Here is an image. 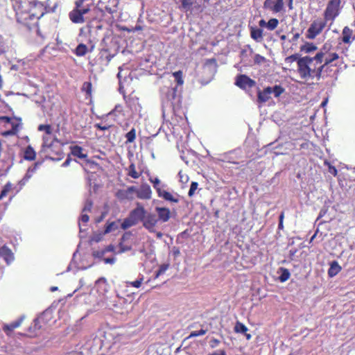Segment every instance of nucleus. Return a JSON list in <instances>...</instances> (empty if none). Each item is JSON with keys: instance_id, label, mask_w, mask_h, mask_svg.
I'll return each mask as SVG.
<instances>
[{"instance_id": "f257e3e1", "label": "nucleus", "mask_w": 355, "mask_h": 355, "mask_svg": "<svg viewBox=\"0 0 355 355\" xmlns=\"http://www.w3.org/2000/svg\"><path fill=\"white\" fill-rule=\"evenodd\" d=\"M17 22L31 29L46 12L44 3L36 0H11Z\"/></svg>"}, {"instance_id": "f03ea898", "label": "nucleus", "mask_w": 355, "mask_h": 355, "mask_svg": "<svg viewBox=\"0 0 355 355\" xmlns=\"http://www.w3.org/2000/svg\"><path fill=\"white\" fill-rule=\"evenodd\" d=\"M324 53L318 52L315 56H304L297 60V73L300 78L308 85L317 83L322 76L324 69L322 66Z\"/></svg>"}, {"instance_id": "7ed1b4c3", "label": "nucleus", "mask_w": 355, "mask_h": 355, "mask_svg": "<svg viewBox=\"0 0 355 355\" xmlns=\"http://www.w3.org/2000/svg\"><path fill=\"white\" fill-rule=\"evenodd\" d=\"M94 0H77L75 8L69 13L70 20L75 24H83L87 18L84 17L91 10Z\"/></svg>"}, {"instance_id": "20e7f679", "label": "nucleus", "mask_w": 355, "mask_h": 355, "mask_svg": "<svg viewBox=\"0 0 355 355\" xmlns=\"http://www.w3.org/2000/svg\"><path fill=\"white\" fill-rule=\"evenodd\" d=\"M146 214V211L144 206L140 202H137L136 207L130 212L129 216L121 223V228L125 230L137 225L139 221H143Z\"/></svg>"}, {"instance_id": "39448f33", "label": "nucleus", "mask_w": 355, "mask_h": 355, "mask_svg": "<svg viewBox=\"0 0 355 355\" xmlns=\"http://www.w3.org/2000/svg\"><path fill=\"white\" fill-rule=\"evenodd\" d=\"M0 123L5 124L10 123L12 128L8 130L3 131L1 133L3 137L17 135L22 128V121L19 117H10L7 116H0Z\"/></svg>"}, {"instance_id": "423d86ee", "label": "nucleus", "mask_w": 355, "mask_h": 355, "mask_svg": "<svg viewBox=\"0 0 355 355\" xmlns=\"http://www.w3.org/2000/svg\"><path fill=\"white\" fill-rule=\"evenodd\" d=\"M149 181L153 184L159 198L171 202L178 203L179 202L178 195L174 196L170 192L164 190L163 188L165 187L166 185L162 184L158 178H150Z\"/></svg>"}, {"instance_id": "0eeeda50", "label": "nucleus", "mask_w": 355, "mask_h": 355, "mask_svg": "<svg viewBox=\"0 0 355 355\" xmlns=\"http://www.w3.org/2000/svg\"><path fill=\"white\" fill-rule=\"evenodd\" d=\"M119 0H108L102 10L103 15L107 17L105 20L108 24H112L114 21V14L118 12Z\"/></svg>"}, {"instance_id": "6e6552de", "label": "nucleus", "mask_w": 355, "mask_h": 355, "mask_svg": "<svg viewBox=\"0 0 355 355\" xmlns=\"http://www.w3.org/2000/svg\"><path fill=\"white\" fill-rule=\"evenodd\" d=\"M327 21L322 19H317L314 20L307 30V37L313 40L320 35L326 27Z\"/></svg>"}, {"instance_id": "1a4fd4ad", "label": "nucleus", "mask_w": 355, "mask_h": 355, "mask_svg": "<svg viewBox=\"0 0 355 355\" xmlns=\"http://www.w3.org/2000/svg\"><path fill=\"white\" fill-rule=\"evenodd\" d=\"M323 51L324 53L323 62H322V66L324 72L331 71V68L333 67H336L337 64H333V62L339 58V55L337 53H328L326 45L323 46V48L320 50Z\"/></svg>"}, {"instance_id": "9d476101", "label": "nucleus", "mask_w": 355, "mask_h": 355, "mask_svg": "<svg viewBox=\"0 0 355 355\" xmlns=\"http://www.w3.org/2000/svg\"><path fill=\"white\" fill-rule=\"evenodd\" d=\"M340 2L329 1L327 8L324 12V19L325 21H334L339 15V7Z\"/></svg>"}, {"instance_id": "9b49d317", "label": "nucleus", "mask_w": 355, "mask_h": 355, "mask_svg": "<svg viewBox=\"0 0 355 355\" xmlns=\"http://www.w3.org/2000/svg\"><path fill=\"white\" fill-rule=\"evenodd\" d=\"M235 85L241 89H251L256 85L253 79L245 74H239L236 77Z\"/></svg>"}, {"instance_id": "f8f14e48", "label": "nucleus", "mask_w": 355, "mask_h": 355, "mask_svg": "<svg viewBox=\"0 0 355 355\" xmlns=\"http://www.w3.org/2000/svg\"><path fill=\"white\" fill-rule=\"evenodd\" d=\"M157 216L152 213L146 214L143 219V226L150 232H155V227L158 223Z\"/></svg>"}, {"instance_id": "ddd939ff", "label": "nucleus", "mask_w": 355, "mask_h": 355, "mask_svg": "<svg viewBox=\"0 0 355 355\" xmlns=\"http://www.w3.org/2000/svg\"><path fill=\"white\" fill-rule=\"evenodd\" d=\"M42 326L38 318L35 319L31 324L30 327L27 330V334H20L21 336H27L31 338H34L40 335L41 332Z\"/></svg>"}, {"instance_id": "4468645a", "label": "nucleus", "mask_w": 355, "mask_h": 355, "mask_svg": "<svg viewBox=\"0 0 355 355\" xmlns=\"http://www.w3.org/2000/svg\"><path fill=\"white\" fill-rule=\"evenodd\" d=\"M25 318L24 315L20 316L17 320L10 322V324H5L2 329L6 334L8 336H11L12 332L17 328L19 327Z\"/></svg>"}, {"instance_id": "2eb2a0df", "label": "nucleus", "mask_w": 355, "mask_h": 355, "mask_svg": "<svg viewBox=\"0 0 355 355\" xmlns=\"http://www.w3.org/2000/svg\"><path fill=\"white\" fill-rule=\"evenodd\" d=\"M0 257L2 258L7 264H10L15 259L14 253L6 245L0 248Z\"/></svg>"}, {"instance_id": "dca6fc26", "label": "nucleus", "mask_w": 355, "mask_h": 355, "mask_svg": "<svg viewBox=\"0 0 355 355\" xmlns=\"http://www.w3.org/2000/svg\"><path fill=\"white\" fill-rule=\"evenodd\" d=\"M152 191L150 186L143 184L137 191V197L140 199L148 200L151 198Z\"/></svg>"}, {"instance_id": "f3484780", "label": "nucleus", "mask_w": 355, "mask_h": 355, "mask_svg": "<svg viewBox=\"0 0 355 355\" xmlns=\"http://www.w3.org/2000/svg\"><path fill=\"white\" fill-rule=\"evenodd\" d=\"M155 211L158 214V220L166 223L170 219L171 211L168 208L157 207Z\"/></svg>"}, {"instance_id": "a211bd4d", "label": "nucleus", "mask_w": 355, "mask_h": 355, "mask_svg": "<svg viewBox=\"0 0 355 355\" xmlns=\"http://www.w3.org/2000/svg\"><path fill=\"white\" fill-rule=\"evenodd\" d=\"M271 94V87H267L263 90H259L257 93V101L260 103L267 102L270 98Z\"/></svg>"}, {"instance_id": "6ab92c4d", "label": "nucleus", "mask_w": 355, "mask_h": 355, "mask_svg": "<svg viewBox=\"0 0 355 355\" xmlns=\"http://www.w3.org/2000/svg\"><path fill=\"white\" fill-rule=\"evenodd\" d=\"M23 158L26 161H34L36 158V152L34 148L28 145L23 150Z\"/></svg>"}, {"instance_id": "aec40b11", "label": "nucleus", "mask_w": 355, "mask_h": 355, "mask_svg": "<svg viewBox=\"0 0 355 355\" xmlns=\"http://www.w3.org/2000/svg\"><path fill=\"white\" fill-rule=\"evenodd\" d=\"M353 31L348 26H345L342 31L341 40L345 44H351L354 37H352Z\"/></svg>"}, {"instance_id": "412c9836", "label": "nucleus", "mask_w": 355, "mask_h": 355, "mask_svg": "<svg viewBox=\"0 0 355 355\" xmlns=\"http://www.w3.org/2000/svg\"><path fill=\"white\" fill-rule=\"evenodd\" d=\"M250 37L254 41L261 42L263 40V30L262 29L257 28V27L251 26L250 28Z\"/></svg>"}, {"instance_id": "4be33fe9", "label": "nucleus", "mask_w": 355, "mask_h": 355, "mask_svg": "<svg viewBox=\"0 0 355 355\" xmlns=\"http://www.w3.org/2000/svg\"><path fill=\"white\" fill-rule=\"evenodd\" d=\"M70 150L72 155L80 159H85L87 157V155L84 153V149L81 146L77 145L70 146Z\"/></svg>"}, {"instance_id": "5701e85b", "label": "nucleus", "mask_w": 355, "mask_h": 355, "mask_svg": "<svg viewBox=\"0 0 355 355\" xmlns=\"http://www.w3.org/2000/svg\"><path fill=\"white\" fill-rule=\"evenodd\" d=\"M42 162H36L32 166L29 167L23 178L24 181H28L42 165Z\"/></svg>"}, {"instance_id": "b1692460", "label": "nucleus", "mask_w": 355, "mask_h": 355, "mask_svg": "<svg viewBox=\"0 0 355 355\" xmlns=\"http://www.w3.org/2000/svg\"><path fill=\"white\" fill-rule=\"evenodd\" d=\"M341 267L338 264V263L336 261H334L331 263L330 267L328 270V275L330 277H333L338 274L341 270Z\"/></svg>"}, {"instance_id": "393cba45", "label": "nucleus", "mask_w": 355, "mask_h": 355, "mask_svg": "<svg viewBox=\"0 0 355 355\" xmlns=\"http://www.w3.org/2000/svg\"><path fill=\"white\" fill-rule=\"evenodd\" d=\"M177 96V89L175 87H167L165 92V98L167 101L173 103Z\"/></svg>"}, {"instance_id": "a878e982", "label": "nucleus", "mask_w": 355, "mask_h": 355, "mask_svg": "<svg viewBox=\"0 0 355 355\" xmlns=\"http://www.w3.org/2000/svg\"><path fill=\"white\" fill-rule=\"evenodd\" d=\"M137 189H136V187L132 186V187H128L126 190L119 191L117 193V196L121 198H128V196L129 193H132L134 192L137 193Z\"/></svg>"}, {"instance_id": "bb28decb", "label": "nucleus", "mask_w": 355, "mask_h": 355, "mask_svg": "<svg viewBox=\"0 0 355 355\" xmlns=\"http://www.w3.org/2000/svg\"><path fill=\"white\" fill-rule=\"evenodd\" d=\"M128 175L134 178L137 179L141 175V173L137 172L134 163H132L127 168Z\"/></svg>"}, {"instance_id": "cd10ccee", "label": "nucleus", "mask_w": 355, "mask_h": 355, "mask_svg": "<svg viewBox=\"0 0 355 355\" xmlns=\"http://www.w3.org/2000/svg\"><path fill=\"white\" fill-rule=\"evenodd\" d=\"M82 92H85L86 94V98L91 97L92 92V84L91 82H85L83 83L81 87Z\"/></svg>"}, {"instance_id": "c85d7f7f", "label": "nucleus", "mask_w": 355, "mask_h": 355, "mask_svg": "<svg viewBox=\"0 0 355 355\" xmlns=\"http://www.w3.org/2000/svg\"><path fill=\"white\" fill-rule=\"evenodd\" d=\"M284 3L283 0H275L272 6V12L273 13L280 12L284 10Z\"/></svg>"}, {"instance_id": "c756f323", "label": "nucleus", "mask_w": 355, "mask_h": 355, "mask_svg": "<svg viewBox=\"0 0 355 355\" xmlns=\"http://www.w3.org/2000/svg\"><path fill=\"white\" fill-rule=\"evenodd\" d=\"M87 52V46L84 44H79L75 50L77 56L81 57L86 55Z\"/></svg>"}, {"instance_id": "7c9ffc66", "label": "nucleus", "mask_w": 355, "mask_h": 355, "mask_svg": "<svg viewBox=\"0 0 355 355\" xmlns=\"http://www.w3.org/2000/svg\"><path fill=\"white\" fill-rule=\"evenodd\" d=\"M234 330L236 333L245 334L248 332V327L242 322L237 321L235 324Z\"/></svg>"}, {"instance_id": "2f4dec72", "label": "nucleus", "mask_w": 355, "mask_h": 355, "mask_svg": "<svg viewBox=\"0 0 355 355\" xmlns=\"http://www.w3.org/2000/svg\"><path fill=\"white\" fill-rule=\"evenodd\" d=\"M280 270H281V275L279 277V280L281 282H285L290 278L291 273H290L289 270L285 268H280Z\"/></svg>"}, {"instance_id": "473e14b6", "label": "nucleus", "mask_w": 355, "mask_h": 355, "mask_svg": "<svg viewBox=\"0 0 355 355\" xmlns=\"http://www.w3.org/2000/svg\"><path fill=\"white\" fill-rule=\"evenodd\" d=\"M126 236H127V234H124L121 239V241L119 243V248H120V250H119V252L120 253H122V252H127V251H129L131 250V247L129 246V245H127L123 243V242L125 241V240L126 239Z\"/></svg>"}, {"instance_id": "72a5a7b5", "label": "nucleus", "mask_w": 355, "mask_h": 355, "mask_svg": "<svg viewBox=\"0 0 355 355\" xmlns=\"http://www.w3.org/2000/svg\"><path fill=\"white\" fill-rule=\"evenodd\" d=\"M126 138L125 143H132L136 139V130L135 128H132L128 132H127L125 135Z\"/></svg>"}, {"instance_id": "f704fd0d", "label": "nucleus", "mask_w": 355, "mask_h": 355, "mask_svg": "<svg viewBox=\"0 0 355 355\" xmlns=\"http://www.w3.org/2000/svg\"><path fill=\"white\" fill-rule=\"evenodd\" d=\"M272 94H274L275 97H279L284 92L285 89L281 85H275L273 87H271Z\"/></svg>"}, {"instance_id": "c9c22d12", "label": "nucleus", "mask_w": 355, "mask_h": 355, "mask_svg": "<svg viewBox=\"0 0 355 355\" xmlns=\"http://www.w3.org/2000/svg\"><path fill=\"white\" fill-rule=\"evenodd\" d=\"M12 185L10 182L6 183L0 193V200L5 198L8 193L12 190Z\"/></svg>"}, {"instance_id": "e433bc0d", "label": "nucleus", "mask_w": 355, "mask_h": 355, "mask_svg": "<svg viewBox=\"0 0 355 355\" xmlns=\"http://www.w3.org/2000/svg\"><path fill=\"white\" fill-rule=\"evenodd\" d=\"M181 2L182 8L188 11L191 10L193 5L194 4L193 0H180Z\"/></svg>"}, {"instance_id": "4c0bfd02", "label": "nucleus", "mask_w": 355, "mask_h": 355, "mask_svg": "<svg viewBox=\"0 0 355 355\" xmlns=\"http://www.w3.org/2000/svg\"><path fill=\"white\" fill-rule=\"evenodd\" d=\"M279 24V21L276 18H271L267 22V28L269 31L275 30Z\"/></svg>"}, {"instance_id": "58836bf2", "label": "nucleus", "mask_w": 355, "mask_h": 355, "mask_svg": "<svg viewBox=\"0 0 355 355\" xmlns=\"http://www.w3.org/2000/svg\"><path fill=\"white\" fill-rule=\"evenodd\" d=\"M173 76L175 78V81L178 85H182L184 83L182 71L179 70L173 73Z\"/></svg>"}, {"instance_id": "ea45409f", "label": "nucleus", "mask_w": 355, "mask_h": 355, "mask_svg": "<svg viewBox=\"0 0 355 355\" xmlns=\"http://www.w3.org/2000/svg\"><path fill=\"white\" fill-rule=\"evenodd\" d=\"M117 229V225L115 222H107L105 227V233H109Z\"/></svg>"}, {"instance_id": "a19ab883", "label": "nucleus", "mask_w": 355, "mask_h": 355, "mask_svg": "<svg viewBox=\"0 0 355 355\" xmlns=\"http://www.w3.org/2000/svg\"><path fill=\"white\" fill-rule=\"evenodd\" d=\"M39 131H44L47 135L52 133V128L49 124H41L38 126Z\"/></svg>"}, {"instance_id": "79ce46f5", "label": "nucleus", "mask_w": 355, "mask_h": 355, "mask_svg": "<svg viewBox=\"0 0 355 355\" xmlns=\"http://www.w3.org/2000/svg\"><path fill=\"white\" fill-rule=\"evenodd\" d=\"M206 333H207V330L206 329H202L199 330V331H193L191 332V334L187 337V338H193V337H196V336H203Z\"/></svg>"}, {"instance_id": "37998d69", "label": "nucleus", "mask_w": 355, "mask_h": 355, "mask_svg": "<svg viewBox=\"0 0 355 355\" xmlns=\"http://www.w3.org/2000/svg\"><path fill=\"white\" fill-rule=\"evenodd\" d=\"M143 280H144V278L141 277V278H139V279H137L135 281H133V282H127L126 284L128 286H129V285L132 286H133L135 288H139L141 286V284H142Z\"/></svg>"}, {"instance_id": "c03bdc74", "label": "nucleus", "mask_w": 355, "mask_h": 355, "mask_svg": "<svg viewBox=\"0 0 355 355\" xmlns=\"http://www.w3.org/2000/svg\"><path fill=\"white\" fill-rule=\"evenodd\" d=\"M112 126V125H110V124L105 123H96V124L94 125V127H95L96 129H98V130H109Z\"/></svg>"}, {"instance_id": "a18cd8bd", "label": "nucleus", "mask_w": 355, "mask_h": 355, "mask_svg": "<svg viewBox=\"0 0 355 355\" xmlns=\"http://www.w3.org/2000/svg\"><path fill=\"white\" fill-rule=\"evenodd\" d=\"M198 183L197 182H192L190 186V189L188 193V196L191 197L194 195L195 191L198 189Z\"/></svg>"}, {"instance_id": "49530a36", "label": "nucleus", "mask_w": 355, "mask_h": 355, "mask_svg": "<svg viewBox=\"0 0 355 355\" xmlns=\"http://www.w3.org/2000/svg\"><path fill=\"white\" fill-rule=\"evenodd\" d=\"M168 264H162L159 267V269L156 272V277L163 275L166 270L168 269Z\"/></svg>"}, {"instance_id": "de8ad7c7", "label": "nucleus", "mask_w": 355, "mask_h": 355, "mask_svg": "<svg viewBox=\"0 0 355 355\" xmlns=\"http://www.w3.org/2000/svg\"><path fill=\"white\" fill-rule=\"evenodd\" d=\"M300 58H298V54H293V55H291L290 56H288L285 59V62L286 63H292L295 61H297L300 59Z\"/></svg>"}, {"instance_id": "09e8293b", "label": "nucleus", "mask_w": 355, "mask_h": 355, "mask_svg": "<svg viewBox=\"0 0 355 355\" xmlns=\"http://www.w3.org/2000/svg\"><path fill=\"white\" fill-rule=\"evenodd\" d=\"M254 61L255 64H260L266 61V58L259 54H255Z\"/></svg>"}, {"instance_id": "8fccbe9b", "label": "nucleus", "mask_w": 355, "mask_h": 355, "mask_svg": "<svg viewBox=\"0 0 355 355\" xmlns=\"http://www.w3.org/2000/svg\"><path fill=\"white\" fill-rule=\"evenodd\" d=\"M275 3L273 0H265L263 7L272 11V6Z\"/></svg>"}, {"instance_id": "3c124183", "label": "nucleus", "mask_w": 355, "mask_h": 355, "mask_svg": "<svg viewBox=\"0 0 355 355\" xmlns=\"http://www.w3.org/2000/svg\"><path fill=\"white\" fill-rule=\"evenodd\" d=\"M284 211H282L279 217V224L278 229L282 230L284 229Z\"/></svg>"}, {"instance_id": "603ef678", "label": "nucleus", "mask_w": 355, "mask_h": 355, "mask_svg": "<svg viewBox=\"0 0 355 355\" xmlns=\"http://www.w3.org/2000/svg\"><path fill=\"white\" fill-rule=\"evenodd\" d=\"M92 208V202L90 200H87L85 202V205L82 211H83V213L85 212V211H91Z\"/></svg>"}, {"instance_id": "864d4df0", "label": "nucleus", "mask_w": 355, "mask_h": 355, "mask_svg": "<svg viewBox=\"0 0 355 355\" xmlns=\"http://www.w3.org/2000/svg\"><path fill=\"white\" fill-rule=\"evenodd\" d=\"M105 254V252L103 251V250H102L94 251L92 254L94 257L102 258Z\"/></svg>"}, {"instance_id": "5fc2aeb1", "label": "nucleus", "mask_w": 355, "mask_h": 355, "mask_svg": "<svg viewBox=\"0 0 355 355\" xmlns=\"http://www.w3.org/2000/svg\"><path fill=\"white\" fill-rule=\"evenodd\" d=\"M210 347L211 348H214V347H216L219 344H220V340L217 338H212L211 340H210Z\"/></svg>"}, {"instance_id": "6e6d98bb", "label": "nucleus", "mask_w": 355, "mask_h": 355, "mask_svg": "<svg viewBox=\"0 0 355 355\" xmlns=\"http://www.w3.org/2000/svg\"><path fill=\"white\" fill-rule=\"evenodd\" d=\"M329 172L334 176H336L338 174V171H337L336 168L334 166H329Z\"/></svg>"}, {"instance_id": "4d7b16f0", "label": "nucleus", "mask_w": 355, "mask_h": 355, "mask_svg": "<svg viewBox=\"0 0 355 355\" xmlns=\"http://www.w3.org/2000/svg\"><path fill=\"white\" fill-rule=\"evenodd\" d=\"M114 250H115V247L112 244L106 246L103 249V251L105 252V253L108 252H114Z\"/></svg>"}, {"instance_id": "13d9d810", "label": "nucleus", "mask_w": 355, "mask_h": 355, "mask_svg": "<svg viewBox=\"0 0 355 355\" xmlns=\"http://www.w3.org/2000/svg\"><path fill=\"white\" fill-rule=\"evenodd\" d=\"M116 261L114 257L111 258H105L103 259V261L105 263L113 264Z\"/></svg>"}, {"instance_id": "bf43d9fd", "label": "nucleus", "mask_w": 355, "mask_h": 355, "mask_svg": "<svg viewBox=\"0 0 355 355\" xmlns=\"http://www.w3.org/2000/svg\"><path fill=\"white\" fill-rule=\"evenodd\" d=\"M89 216L87 214H83L81 215V221L83 223H87L89 221Z\"/></svg>"}, {"instance_id": "052dcab7", "label": "nucleus", "mask_w": 355, "mask_h": 355, "mask_svg": "<svg viewBox=\"0 0 355 355\" xmlns=\"http://www.w3.org/2000/svg\"><path fill=\"white\" fill-rule=\"evenodd\" d=\"M209 355H227L225 350H218L209 354Z\"/></svg>"}, {"instance_id": "680f3d73", "label": "nucleus", "mask_w": 355, "mask_h": 355, "mask_svg": "<svg viewBox=\"0 0 355 355\" xmlns=\"http://www.w3.org/2000/svg\"><path fill=\"white\" fill-rule=\"evenodd\" d=\"M216 64V62L215 59H209L207 60L205 64V67L207 66L208 64Z\"/></svg>"}, {"instance_id": "e2e57ef3", "label": "nucleus", "mask_w": 355, "mask_h": 355, "mask_svg": "<svg viewBox=\"0 0 355 355\" xmlns=\"http://www.w3.org/2000/svg\"><path fill=\"white\" fill-rule=\"evenodd\" d=\"M300 36V34L299 33H295L293 35V37H292L291 41L293 42H295L297 41V40L299 39Z\"/></svg>"}, {"instance_id": "0e129e2a", "label": "nucleus", "mask_w": 355, "mask_h": 355, "mask_svg": "<svg viewBox=\"0 0 355 355\" xmlns=\"http://www.w3.org/2000/svg\"><path fill=\"white\" fill-rule=\"evenodd\" d=\"M259 25L261 27H266L267 28V22L264 19H261L259 21Z\"/></svg>"}, {"instance_id": "69168bd1", "label": "nucleus", "mask_w": 355, "mask_h": 355, "mask_svg": "<svg viewBox=\"0 0 355 355\" xmlns=\"http://www.w3.org/2000/svg\"><path fill=\"white\" fill-rule=\"evenodd\" d=\"M71 159L70 157H67V159L63 162L62 166H67L69 165Z\"/></svg>"}, {"instance_id": "338daca9", "label": "nucleus", "mask_w": 355, "mask_h": 355, "mask_svg": "<svg viewBox=\"0 0 355 355\" xmlns=\"http://www.w3.org/2000/svg\"><path fill=\"white\" fill-rule=\"evenodd\" d=\"M316 49V46L313 44H310L309 46L307 48L306 51L310 52L312 51H314Z\"/></svg>"}, {"instance_id": "774afa93", "label": "nucleus", "mask_w": 355, "mask_h": 355, "mask_svg": "<svg viewBox=\"0 0 355 355\" xmlns=\"http://www.w3.org/2000/svg\"><path fill=\"white\" fill-rule=\"evenodd\" d=\"M293 0H288V7L289 10L293 9Z\"/></svg>"}]
</instances>
